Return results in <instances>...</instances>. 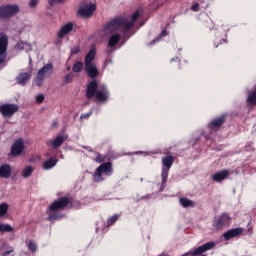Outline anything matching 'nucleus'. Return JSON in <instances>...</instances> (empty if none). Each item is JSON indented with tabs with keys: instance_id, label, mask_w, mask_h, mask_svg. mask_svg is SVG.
<instances>
[{
	"instance_id": "11",
	"label": "nucleus",
	"mask_w": 256,
	"mask_h": 256,
	"mask_svg": "<svg viewBox=\"0 0 256 256\" xmlns=\"http://www.w3.org/2000/svg\"><path fill=\"white\" fill-rule=\"evenodd\" d=\"M231 224V216L227 213L221 214L214 222L216 229H223V227H229Z\"/></svg>"
},
{
	"instance_id": "43",
	"label": "nucleus",
	"mask_w": 256,
	"mask_h": 256,
	"mask_svg": "<svg viewBox=\"0 0 256 256\" xmlns=\"http://www.w3.org/2000/svg\"><path fill=\"white\" fill-rule=\"evenodd\" d=\"M105 63H106V65H109V63H113V60L107 59Z\"/></svg>"
},
{
	"instance_id": "14",
	"label": "nucleus",
	"mask_w": 256,
	"mask_h": 256,
	"mask_svg": "<svg viewBox=\"0 0 256 256\" xmlns=\"http://www.w3.org/2000/svg\"><path fill=\"white\" fill-rule=\"evenodd\" d=\"M12 168L9 164H2L0 166V179H9L11 177Z\"/></svg>"
},
{
	"instance_id": "20",
	"label": "nucleus",
	"mask_w": 256,
	"mask_h": 256,
	"mask_svg": "<svg viewBox=\"0 0 256 256\" xmlns=\"http://www.w3.org/2000/svg\"><path fill=\"white\" fill-rule=\"evenodd\" d=\"M64 141H65V137L60 135V136H57L56 139H54V140H49L47 142V145L48 146L52 145L53 149H59V147H61V145H63Z\"/></svg>"
},
{
	"instance_id": "42",
	"label": "nucleus",
	"mask_w": 256,
	"mask_h": 256,
	"mask_svg": "<svg viewBox=\"0 0 256 256\" xmlns=\"http://www.w3.org/2000/svg\"><path fill=\"white\" fill-rule=\"evenodd\" d=\"M192 11H199V4L195 3V4L192 6Z\"/></svg>"
},
{
	"instance_id": "35",
	"label": "nucleus",
	"mask_w": 256,
	"mask_h": 256,
	"mask_svg": "<svg viewBox=\"0 0 256 256\" xmlns=\"http://www.w3.org/2000/svg\"><path fill=\"white\" fill-rule=\"evenodd\" d=\"M28 5L31 9H35V7H37V5H39V0H30Z\"/></svg>"
},
{
	"instance_id": "12",
	"label": "nucleus",
	"mask_w": 256,
	"mask_h": 256,
	"mask_svg": "<svg viewBox=\"0 0 256 256\" xmlns=\"http://www.w3.org/2000/svg\"><path fill=\"white\" fill-rule=\"evenodd\" d=\"M24 149H25V143L23 142V139H18L12 145L11 155L13 157H19V155L23 153Z\"/></svg>"
},
{
	"instance_id": "21",
	"label": "nucleus",
	"mask_w": 256,
	"mask_h": 256,
	"mask_svg": "<svg viewBox=\"0 0 256 256\" xmlns=\"http://www.w3.org/2000/svg\"><path fill=\"white\" fill-rule=\"evenodd\" d=\"M227 177H229V170H222L213 175V181H216L217 183H219L227 179Z\"/></svg>"
},
{
	"instance_id": "29",
	"label": "nucleus",
	"mask_w": 256,
	"mask_h": 256,
	"mask_svg": "<svg viewBox=\"0 0 256 256\" xmlns=\"http://www.w3.org/2000/svg\"><path fill=\"white\" fill-rule=\"evenodd\" d=\"M247 103H249V105H256V90L249 93Z\"/></svg>"
},
{
	"instance_id": "38",
	"label": "nucleus",
	"mask_w": 256,
	"mask_h": 256,
	"mask_svg": "<svg viewBox=\"0 0 256 256\" xmlns=\"http://www.w3.org/2000/svg\"><path fill=\"white\" fill-rule=\"evenodd\" d=\"M36 101H37V103H43V101H45V96L43 94H39L36 97Z\"/></svg>"
},
{
	"instance_id": "23",
	"label": "nucleus",
	"mask_w": 256,
	"mask_h": 256,
	"mask_svg": "<svg viewBox=\"0 0 256 256\" xmlns=\"http://www.w3.org/2000/svg\"><path fill=\"white\" fill-rule=\"evenodd\" d=\"M58 162H59V159L51 158V159L45 161L42 164V167H43V169H45V171H49V169H53V167H55V165H57Z\"/></svg>"
},
{
	"instance_id": "36",
	"label": "nucleus",
	"mask_w": 256,
	"mask_h": 256,
	"mask_svg": "<svg viewBox=\"0 0 256 256\" xmlns=\"http://www.w3.org/2000/svg\"><path fill=\"white\" fill-rule=\"evenodd\" d=\"M96 163H103L105 161V156L98 154L97 157L95 158Z\"/></svg>"
},
{
	"instance_id": "32",
	"label": "nucleus",
	"mask_w": 256,
	"mask_h": 256,
	"mask_svg": "<svg viewBox=\"0 0 256 256\" xmlns=\"http://www.w3.org/2000/svg\"><path fill=\"white\" fill-rule=\"evenodd\" d=\"M28 249L31 253H35L37 251V244L33 240H30L28 242Z\"/></svg>"
},
{
	"instance_id": "39",
	"label": "nucleus",
	"mask_w": 256,
	"mask_h": 256,
	"mask_svg": "<svg viewBox=\"0 0 256 256\" xmlns=\"http://www.w3.org/2000/svg\"><path fill=\"white\" fill-rule=\"evenodd\" d=\"M72 80H73V75L72 74H68L64 78L65 83H71Z\"/></svg>"
},
{
	"instance_id": "19",
	"label": "nucleus",
	"mask_w": 256,
	"mask_h": 256,
	"mask_svg": "<svg viewBox=\"0 0 256 256\" xmlns=\"http://www.w3.org/2000/svg\"><path fill=\"white\" fill-rule=\"evenodd\" d=\"M71 31H73V24L72 23H67L66 25H64L58 32V37L60 39H63V37H65L66 35H69V33H71Z\"/></svg>"
},
{
	"instance_id": "2",
	"label": "nucleus",
	"mask_w": 256,
	"mask_h": 256,
	"mask_svg": "<svg viewBox=\"0 0 256 256\" xmlns=\"http://www.w3.org/2000/svg\"><path fill=\"white\" fill-rule=\"evenodd\" d=\"M97 101L103 102L109 99V92L107 91V87L105 85H98L97 80H93L87 86L86 96L88 99H92L95 97Z\"/></svg>"
},
{
	"instance_id": "31",
	"label": "nucleus",
	"mask_w": 256,
	"mask_h": 256,
	"mask_svg": "<svg viewBox=\"0 0 256 256\" xmlns=\"http://www.w3.org/2000/svg\"><path fill=\"white\" fill-rule=\"evenodd\" d=\"M74 73H80V71H83V62H77L73 66Z\"/></svg>"
},
{
	"instance_id": "1",
	"label": "nucleus",
	"mask_w": 256,
	"mask_h": 256,
	"mask_svg": "<svg viewBox=\"0 0 256 256\" xmlns=\"http://www.w3.org/2000/svg\"><path fill=\"white\" fill-rule=\"evenodd\" d=\"M141 17V11L137 10L132 14L131 20L126 17L116 18L110 21L104 28L105 33H115L117 31H123L124 35H127V31H130L135 21Z\"/></svg>"
},
{
	"instance_id": "4",
	"label": "nucleus",
	"mask_w": 256,
	"mask_h": 256,
	"mask_svg": "<svg viewBox=\"0 0 256 256\" xmlns=\"http://www.w3.org/2000/svg\"><path fill=\"white\" fill-rule=\"evenodd\" d=\"M113 173V168L111 167V162H106L100 165L94 175H93V180L96 183H100V181L105 180V176L109 177Z\"/></svg>"
},
{
	"instance_id": "41",
	"label": "nucleus",
	"mask_w": 256,
	"mask_h": 256,
	"mask_svg": "<svg viewBox=\"0 0 256 256\" xmlns=\"http://www.w3.org/2000/svg\"><path fill=\"white\" fill-rule=\"evenodd\" d=\"M89 117H91V112H88V113H86V114H82V115L80 116V119H89Z\"/></svg>"
},
{
	"instance_id": "27",
	"label": "nucleus",
	"mask_w": 256,
	"mask_h": 256,
	"mask_svg": "<svg viewBox=\"0 0 256 256\" xmlns=\"http://www.w3.org/2000/svg\"><path fill=\"white\" fill-rule=\"evenodd\" d=\"M11 231H13L11 225L0 223V233H11Z\"/></svg>"
},
{
	"instance_id": "22",
	"label": "nucleus",
	"mask_w": 256,
	"mask_h": 256,
	"mask_svg": "<svg viewBox=\"0 0 256 256\" xmlns=\"http://www.w3.org/2000/svg\"><path fill=\"white\" fill-rule=\"evenodd\" d=\"M97 51L95 50V46H91L90 51L87 53L85 57V65L93 64V60L95 59Z\"/></svg>"
},
{
	"instance_id": "33",
	"label": "nucleus",
	"mask_w": 256,
	"mask_h": 256,
	"mask_svg": "<svg viewBox=\"0 0 256 256\" xmlns=\"http://www.w3.org/2000/svg\"><path fill=\"white\" fill-rule=\"evenodd\" d=\"M119 219V214H115L112 217H110L107 221L108 226L113 225L117 220Z\"/></svg>"
},
{
	"instance_id": "10",
	"label": "nucleus",
	"mask_w": 256,
	"mask_h": 256,
	"mask_svg": "<svg viewBox=\"0 0 256 256\" xmlns=\"http://www.w3.org/2000/svg\"><path fill=\"white\" fill-rule=\"evenodd\" d=\"M19 111V105L16 104H3L0 106V113L3 117H13Z\"/></svg>"
},
{
	"instance_id": "13",
	"label": "nucleus",
	"mask_w": 256,
	"mask_h": 256,
	"mask_svg": "<svg viewBox=\"0 0 256 256\" xmlns=\"http://www.w3.org/2000/svg\"><path fill=\"white\" fill-rule=\"evenodd\" d=\"M239 235H243V228H234V229L228 230L223 234V237L226 241H229L235 237H239Z\"/></svg>"
},
{
	"instance_id": "44",
	"label": "nucleus",
	"mask_w": 256,
	"mask_h": 256,
	"mask_svg": "<svg viewBox=\"0 0 256 256\" xmlns=\"http://www.w3.org/2000/svg\"><path fill=\"white\" fill-rule=\"evenodd\" d=\"M33 60L31 59V56H29V63H31Z\"/></svg>"
},
{
	"instance_id": "28",
	"label": "nucleus",
	"mask_w": 256,
	"mask_h": 256,
	"mask_svg": "<svg viewBox=\"0 0 256 256\" xmlns=\"http://www.w3.org/2000/svg\"><path fill=\"white\" fill-rule=\"evenodd\" d=\"M179 202L182 207H194L193 201L189 200L188 198H180Z\"/></svg>"
},
{
	"instance_id": "34",
	"label": "nucleus",
	"mask_w": 256,
	"mask_h": 256,
	"mask_svg": "<svg viewBox=\"0 0 256 256\" xmlns=\"http://www.w3.org/2000/svg\"><path fill=\"white\" fill-rule=\"evenodd\" d=\"M167 35V31L163 30L160 34V36L156 39H154L152 42H151V45H155V43L159 42V39H161V37H166Z\"/></svg>"
},
{
	"instance_id": "40",
	"label": "nucleus",
	"mask_w": 256,
	"mask_h": 256,
	"mask_svg": "<svg viewBox=\"0 0 256 256\" xmlns=\"http://www.w3.org/2000/svg\"><path fill=\"white\" fill-rule=\"evenodd\" d=\"M65 0H49V5L53 7V5H56V3H63Z\"/></svg>"
},
{
	"instance_id": "3",
	"label": "nucleus",
	"mask_w": 256,
	"mask_h": 256,
	"mask_svg": "<svg viewBox=\"0 0 256 256\" xmlns=\"http://www.w3.org/2000/svg\"><path fill=\"white\" fill-rule=\"evenodd\" d=\"M66 205H69V198H62L54 201L47 210L48 220L55 221V219H61V216L57 214L60 209H65Z\"/></svg>"
},
{
	"instance_id": "15",
	"label": "nucleus",
	"mask_w": 256,
	"mask_h": 256,
	"mask_svg": "<svg viewBox=\"0 0 256 256\" xmlns=\"http://www.w3.org/2000/svg\"><path fill=\"white\" fill-rule=\"evenodd\" d=\"M224 121H225V116L216 118L208 124V129H210V131H217V128L221 127Z\"/></svg>"
},
{
	"instance_id": "5",
	"label": "nucleus",
	"mask_w": 256,
	"mask_h": 256,
	"mask_svg": "<svg viewBox=\"0 0 256 256\" xmlns=\"http://www.w3.org/2000/svg\"><path fill=\"white\" fill-rule=\"evenodd\" d=\"M95 9H97V6L93 2L86 0L80 5V8L78 9V15L83 17V19H89V17H93Z\"/></svg>"
},
{
	"instance_id": "37",
	"label": "nucleus",
	"mask_w": 256,
	"mask_h": 256,
	"mask_svg": "<svg viewBox=\"0 0 256 256\" xmlns=\"http://www.w3.org/2000/svg\"><path fill=\"white\" fill-rule=\"evenodd\" d=\"M80 51H81V48H79V46H75L71 50V55H77V53H79Z\"/></svg>"
},
{
	"instance_id": "17",
	"label": "nucleus",
	"mask_w": 256,
	"mask_h": 256,
	"mask_svg": "<svg viewBox=\"0 0 256 256\" xmlns=\"http://www.w3.org/2000/svg\"><path fill=\"white\" fill-rule=\"evenodd\" d=\"M85 69L86 72L88 73L89 77H91L92 79H95V77H97V75H99V71L97 70V65H95V63L92 64H85Z\"/></svg>"
},
{
	"instance_id": "30",
	"label": "nucleus",
	"mask_w": 256,
	"mask_h": 256,
	"mask_svg": "<svg viewBox=\"0 0 256 256\" xmlns=\"http://www.w3.org/2000/svg\"><path fill=\"white\" fill-rule=\"evenodd\" d=\"M9 210V205L7 203L0 204V217L7 215V211Z\"/></svg>"
},
{
	"instance_id": "16",
	"label": "nucleus",
	"mask_w": 256,
	"mask_h": 256,
	"mask_svg": "<svg viewBox=\"0 0 256 256\" xmlns=\"http://www.w3.org/2000/svg\"><path fill=\"white\" fill-rule=\"evenodd\" d=\"M0 255L1 256H15V248L9 246L7 244H3L0 247Z\"/></svg>"
},
{
	"instance_id": "26",
	"label": "nucleus",
	"mask_w": 256,
	"mask_h": 256,
	"mask_svg": "<svg viewBox=\"0 0 256 256\" xmlns=\"http://www.w3.org/2000/svg\"><path fill=\"white\" fill-rule=\"evenodd\" d=\"M120 40H121V35L113 34L108 41V47H115V45H117Z\"/></svg>"
},
{
	"instance_id": "8",
	"label": "nucleus",
	"mask_w": 256,
	"mask_h": 256,
	"mask_svg": "<svg viewBox=\"0 0 256 256\" xmlns=\"http://www.w3.org/2000/svg\"><path fill=\"white\" fill-rule=\"evenodd\" d=\"M175 161V158L173 156H166L162 158V185H165L167 183V177H169V169L173 166V162Z\"/></svg>"
},
{
	"instance_id": "6",
	"label": "nucleus",
	"mask_w": 256,
	"mask_h": 256,
	"mask_svg": "<svg viewBox=\"0 0 256 256\" xmlns=\"http://www.w3.org/2000/svg\"><path fill=\"white\" fill-rule=\"evenodd\" d=\"M53 73V64L48 63L44 65L37 73L35 78V84L37 87H43V81H45L46 77H49Z\"/></svg>"
},
{
	"instance_id": "18",
	"label": "nucleus",
	"mask_w": 256,
	"mask_h": 256,
	"mask_svg": "<svg viewBox=\"0 0 256 256\" xmlns=\"http://www.w3.org/2000/svg\"><path fill=\"white\" fill-rule=\"evenodd\" d=\"M29 79H31V72H24L17 76L16 81L18 85H27Z\"/></svg>"
},
{
	"instance_id": "24",
	"label": "nucleus",
	"mask_w": 256,
	"mask_h": 256,
	"mask_svg": "<svg viewBox=\"0 0 256 256\" xmlns=\"http://www.w3.org/2000/svg\"><path fill=\"white\" fill-rule=\"evenodd\" d=\"M17 51H31V44L27 43V42H18L17 45L15 46Z\"/></svg>"
},
{
	"instance_id": "25",
	"label": "nucleus",
	"mask_w": 256,
	"mask_h": 256,
	"mask_svg": "<svg viewBox=\"0 0 256 256\" xmlns=\"http://www.w3.org/2000/svg\"><path fill=\"white\" fill-rule=\"evenodd\" d=\"M33 171H35V168L33 166H26L22 172H21V176L24 179H28V177H31V175H33Z\"/></svg>"
},
{
	"instance_id": "9",
	"label": "nucleus",
	"mask_w": 256,
	"mask_h": 256,
	"mask_svg": "<svg viewBox=\"0 0 256 256\" xmlns=\"http://www.w3.org/2000/svg\"><path fill=\"white\" fill-rule=\"evenodd\" d=\"M9 45V37L7 34L0 33V65L5 63L7 59V46Z\"/></svg>"
},
{
	"instance_id": "7",
	"label": "nucleus",
	"mask_w": 256,
	"mask_h": 256,
	"mask_svg": "<svg viewBox=\"0 0 256 256\" xmlns=\"http://www.w3.org/2000/svg\"><path fill=\"white\" fill-rule=\"evenodd\" d=\"M19 12V5L16 4H6L0 6V19H10Z\"/></svg>"
}]
</instances>
